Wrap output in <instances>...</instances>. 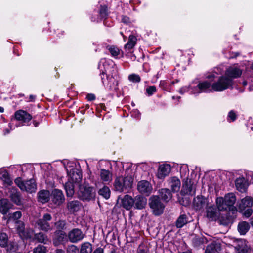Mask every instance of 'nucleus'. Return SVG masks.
<instances>
[{
  "label": "nucleus",
  "instance_id": "nucleus-1",
  "mask_svg": "<svg viewBox=\"0 0 253 253\" xmlns=\"http://www.w3.org/2000/svg\"><path fill=\"white\" fill-rule=\"evenodd\" d=\"M98 68L102 71L101 78L104 79L118 78V70L116 65L111 60L102 59L98 64Z\"/></svg>",
  "mask_w": 253,
  "mask_h": 253
},
{
  "label": "nucleus",
  "instance_id": "nucleus-2",
  "mask_svg": "<svg viewBox=\"0 0 253 253\" xmlns=\"http://www.w3.org/2000/svg\"><path fill=\"white\" fill-rule=\"evenodd\" d=\"M236 201V196L232 193L225 195L224 197H217L216 199L217 208L220 211L228 210L233 212L236 211V208L234 206Z\"/></svg>",
  "mask_w": 253,
  "mask_h": 253
},
{
  "label": "nucleus",
  "instance_id": "nucleus-3",
  "mask_svg": "<svg viewBox=\"0 0 253 253\" xmlns=\"http://www.w3.org/2000/svg\"><path fill=\"white\" fill-rule=\"evenodd\" d=\"M133 182V179L131 176L117 177L114 181L115 189L120 192L128 190L131 188Z\"/></svg>",
  "mask_w": 253,
  "mask_h": 253
},
{
  "label": "nucleus",
  "instance_id": "nucleus-4",
  "mask_svg": "<svg viewBox=\"0 0 253 253\" xmlns=\"http://www.w3.org/2000/svg\"><path fill=\"white\" fill-rule=\"evenodd\" d=\"M78 196L83 201L94 200L96 197V190L92 187L83 185L79 188Z\"/></svg>",
  "mask_w": 253,
  "mask_h": 253
},
{
  "label": "nucleus",
  "instance_id": "nucleus-5",
  "mask_svg": "<svg viewBox=\"0 0 253 253\" xmlns=\"http://www.w3.org/2000/svg\"><path fill=\"white\" fill-rule=\"evenodd\" d=\"M15 183L21 190L29 193L35 192L37 189L36 181L34 179L23 181L21 178L18 177L15 179Z\"/></svg>",
  "mask_w": 253,
  "mask_h": 253
},
{
  "label": "nucleus",
  "instance_id": "nucleus-6",
  "mask_svg": "<svg viewBox=\"0 0 253 253\" xmlns=\"http://www.w3.org/2000/svg\"><path fill=\"white\" fill-rule=\"evenodd\" d=\"M149 205L155 215H159L163 212L165 206L161 202L159 196L151 197L149 199Z\"/></svg>",
  "mask_w": 253,
  "mask_h": 253
},
{
  "label": "nucleus",
  "instance_id": "nucleus-7",
  "mask_svg": "<svg viewBox=\"0 0 253 253\" xmlns=\"http://www.w3.org/2000/svg\"><path fill=\"white\" fill-rule=\"evenodd\" d=\"M51 219V215L49 213H45L42 218L39 219L36 221V224L41 230L47 232L51 230L52 229L49 223Z\"/></svg>",
  "mask_w": 253,
  "mask_h": 253
},
{
  "label": "nucleus",
  "instance_id": "nucleus-8",
  "mask_svg": "<svg viewBox=\"0 0 253 253\" xmlns=\"http://www.w3.org/2000/svg\"><path fill=\"white\" fill-rule=\"evenodd\" d=\"M196 187L190 179H186L183 183L181 194L182 195H194L195 193Z\"/></svg>",
  "mask_w": 253,
  "mask_h": 253
},
{
  "label": "nucleus",
  "instance_id": "nucleus-9",
  "mask_svg": "<svg viewBox=\"0 0 253 253\" xmlns=\"http://www.w3.org/2000/svg\"><path fill=\"white\" fill-rule=\"evenodd\" d=\"M209 204L208 199L202 195H198L193 201V205L196 210H203Z\"/></svg>",
  "mask_w": 253,
  "mask_h": 253
},
{
  "label": "nucleus",
  "instance_id": "nucleus-10",
  "mask_svg": "<svg viewBox=\"0 0 253 253\" xmlns=\"http://www.w3.org/2000/svg\"><path fill=\"white\" fill-rule=\"evenodd\" d=\"M84 237V234L78 228L71 230L68 234L69 241L72 243H77L82 240Z\"/></svg>",
  "mask_w": 253,
  "mask_h": 253
},
{
  "label": "nucleus",
  "instance_id": "nucleus-11",
  "mask_svg": "<svg viewBox=\"0 0 253 253\" xmlns=\"http://www.w3.org/2000/svg\"><path fill=\"white\" fill-rule=\"evenodd\" d=\"M51 198L52 202L56 205L62 204L65 201V197L62 191L57 189L52 190Z\"/></svg>",
  "mask_w": 253,
  "mask_h": 253
},
{
  "label": "nucleus",
  "instance_id": "nucleus-12",
  "mask_svg": "<svg viewBox=\"0 0 253 253\" xmlns=\"http://www.w3.org/2000/svg\"><path fill=\"white\" fill-rule=\"evenodd\" d=\"M232 80H218L212 85V88L216 91H221L232 85Z\"/></svg>",
  "mask_w": 253,
  "mask_h": 253
},
{
  "label": "nucleus",
  "instance_id": "nucleus-13",
  "mask_svg": "<svg viewBox=\"0 0 253 253\" xmlns=\"http://www.w3.org/2000/svg\"><path fill=\"white\" fill-rule=\"evenodd\" d=\"M242 73V70L237 66L234 65L229 67L226 69L225 75L228 78H238L241 77Z\"/></svg>",
  "mask_w": 253,
  "mask_h": 253
},
{
  "label": "nucleus",
  "instance_id": "nucleus-14",
  "mask_svg": "<svg viewBox=\"0 0 253 253\" xmlns=\"http://www.w3.org/2000/svg\"><path fill=\"white\" fill-rule=\"evenodd\" d=\"M220 216V211L214 206H211L206 210V216L211 221H216Z\"/></svg>",
  "mask_w": 253,
  "mask_h": 253
},
{
  "label": "nucleus",
  "instance_id": "nucleus-15",
  "mask_svg": "<svg viewBox=\"0 0 253 253\" xmlns=\"http://www.w3.org/2000/svg\"><path fill=\"white\" fill-rule=\"evenodd\" d=\"M168 186L171 189V191L173 193L177 192L179 191L181 187L180 180L175 176L170 177L167 180Z\"/></svg>",
  "mask_w": 253,
  "mask_h": 253
},
{
  "label": "nucleus",
  "instance_id": "nucleus-16",
  "mask_svg": "<svg viewBox=\"0 0 253 253\" xmlns=\"http://www.w3.org/2000/svg\"><path fill=\"white\" fill-rule=\"evenodd\" d=\"M137 189L140 193L148 195L152 191V187L149 182L142 180L138 183Z\"/></svg>",
  "mask_w": 253,
  "mask_h": 253
},
{
  "label": "nucleus",
  "instance_id": "nucleus-17",
  "mask_svg": "<svg viewBox=\"0 0 253 253\" xmlns=\"http://www.w3.org/2000/svg\"><path fill=\"white\" fill-rule=\"evenodd\" d=\"M15 119L24 123H27L31 120L32 117L26 111L19 110L15 112Z\"/></svg>",
  "mask_w": 253,
  "mask_h": 253
},
{
  "label": "nucleus",
  "instance_id": "nucleus-18",
  "mask_svg": "<svg viewBox=\"0 0 253 253\" xmlns=\"http://www.w3.org/2000/svg\"><path fill=\"white\" fill-rule=\"evenodd\" d=\"M9 196L11 201L17 205H20L22 204V199L20 192L15 188H11L9 189Z\"/></svg>",
  "mask_w": 253,
  "mask_h": 253
},
{
  "label": "nucleus",
  "instance_id": "nucleus-19",
  "mask_svg": "<svg viewBox=\"0 0 253 253\" xmlns=\"http://www.w3.org/2000/svg\"><path fill=\"white\" fill-rule=\"evenodd\" d=\"M171 171V167L169 164L161 165L158 169L157 177L159 179H163L169 174Z\"/></svg>",
  "mask_w": 253,
  "mask_h": 253
},
{
  "label": "nucleus",
  "instance_id": "nucleus-20",
  "mask_svg": "<svg viewBox=\"0 0 253 253\" xmlns=\"http://www.w3.org/2000/svg\"><path fill=\"white\" fill-rule=\"evenodd\" d=\"M253 204V200L252 197L247 196L243 198L238 205V209L240 212H242L247 208H251Z\"/></svg>",
  "mask_w": 253,
  "mask_h": 253
},
{
  "label": "nucleus",
  "instance_id": "nucleus-21",
  "mask_svg": "<svg viewBox=\"0 0 253 253\" xmlns=\"http://www.w3.org/2000/svg\"><path fill=\"white\" fill-rule=\"evenodd\" d=\"M100 177L104 184H109L112 180V173L108 170L101 169L100 171Z\"/></svg>",
  "mask_w": 253,
  "mask_h": 253
},
{
  "label": "nucleus",
  "instance_id": "nucleus-22",
  "mask_svg": "<svg viewBox=\"0 0 253 253\" xmlns=\"http://www.w3.org/2000/svg\"><path fill=\"white\" fill-rule=\"evenodd\" d=\"M133 206L137 209H143L147 204L146 198L140 195L136 196L133 199Z\"/></svg>",
  "mask_w": 253,
  "mask_h": 253
},
{
  "label": "nucleus",
  "instance_id": "nucleus-23",
  "mask_svg": "<svg viewBox=\"0 0 253 253\" xmlns=\"http://www.w3.org/2000/svg\"><path fill=\"white\" fill-rule=\"evenodd\" d=\"M171 190L168 188H162L159 189L158 193L161 198L165 202H168L172 198Z\"/></svg>",
  "mask_w": 253,
  "mask_h": 253
},
{
  "label": "nucleus",
  "instance_id": "nucleus-24",
  "mask_svg": "<svg viewBox=\"0 0 253 253\" xmlns=\"http://www.w3.org/2000/svg\"><path fill=\"white\" fill-rule=\"evenodd\" d=\"M134 204L133 199L128 195H126L121 199L122 206L127 210H130Z\"/></svg>",
  "mask_w": 253,
  "mask_h": 253
},
{
  "label": "nucleus",
  "instance_id": "nucleus-25",
  "mask_svg": "<svg viewBox=\"0 0 253 253\" xmlns=\"http://www.w3.org/2000/svg\"><path fill=\"white\" fill-rule=\"evenodd\" d=\"M81 204L78 200L68 201L67 203V208L70 212H74L78 211L81 208Z\"/></svg>",
  "mask_w": 253,
  "mask_h": 253
},
{
  "label": "nucleus",
  "instance_id": "nucleus-26",
  "mask_svg": "<svg viewBox=\"0 0 253 253\" xmlns=\"http://www.w3.org/2000/svg\"><path fill=\"white\" fill-rule=\"evenodd\" d=\"M235 185L237 189L241 192H245L248 187L247 182L244 178L237 179Z\"/></svg>",
  "mask_w": 253,
  "mask_h": 253
},
{
  "label": "nucleus",
  "instance_id": "nucleus-27",
  "mask_svg": "<svg viewBox=\"0 0 253 253\" xmlns=\"http://www.w3.org/2000/svg\"><path fill=\"white\" fill-rule=\"evenodd\" d=\"M238 245L235 247L237 253H249L250 248L247 245L245 241H239Z\"/></svg>",
  "mask_w": 253,
  "mask_h": 253
},
{
  "label": "nucleus",
  "instance_id": "nucleus-28",
  "mask_svg": "<svg viewBox=\"0 0 253 253\" xmlns=\"http://www.w3.org/2000/svg\"><path fill=\"white\" fill-rule=\"evenodd\" d=\"M11 204L6 199H2L0 200V212L2 214H6L11 208Z\"/></svg>",
  "mask_w": 253,
  "mask_h": 253
},
{
  "label": "nucleus",
  "instance_id": "nucleus-29",
  "mask_svg": "<svg viewBox=\"0 0 253 253\" xmlns=\"http://www.w3.org/2000/svg\"><path fill=\"white\" fill-rule=\"evenodd\" d=\"M50 193L48 190H43L38 193V200L42 203H45L49 200Z\"/></svg>",
  "mask_w": 253,
  "mask_h": 253
},
{
  "label": "nucleus",
  "instance_id": "nucleus-30",
  "mask_svg": "<svg viewBox=\"0 0 253 253\" xmlns=\"http://www.w3.org/2000/svg\"><path fill=\"white\" fill-rule=\"evenodd\" d=\"M137 42L136 37L132 35H129L127 43L125 44L124 48L126 51H129L135 45Z\"/></svg>",
  "mask_w": 253,
  "mask_h": 253
},
{
  "label": "nucleus",
  "instance_id": "nucleus-31",
  "mask_svg": "<svg viewBox=\"0 0 253 253\" xmlns=\"http://www.w3.org/2000/svg\"><path fill=\"white\" fill-rule=\"evenodd\" d=\"M34 239L36 240L39 243L44 244H47L49 241L47 236L42 232L35 234Z\"/></svg>",
  "mask_w": 253,
  "mask_h": 253
},
{
  "label": "nucleus",
  "instance_id": "nucleus-32",
  "mask_svg": "<svg viewBox=\"0 0 253 253\" xmlns=\"http://www.w3.org/2000/svg\"><path fill=\"white\" fill-rule=\"evenodd\" d=\"M55 234L53 243L55 245H58L65 240L66 236L65 233L63 231H56Z\"/></svg>",
  "mask_w": 253,
  "mask_h": 253
},
{
  "label": "nucleus",
  "instance_id": "nucleus-33",
  "mask_svg": "<svg viewBox=\"0 0 253 253\" xmlns=\"http://www.w3.org/2000/svg\"><path fill=\"white\" fill-rule=\"evenodd\" d=\"M65 189L67 197H72L74 194V183L71 181H68L65 183Z\"/></svg>",
  "mask_w": 253,
  "mask_h": 253
},
{
  "label": "nucleus",
  "instance_id": "nucleus-34",
  "mask_svg": "<svg viewBox=\"0 0 253 253\" xmlns=\"http://www.w3.org/2000/svg\"><path fill=\"white\" fill-rule=\"evenodd\" d=\"M188 218L186 215H180L175 222V226L178 228H182L188 223Z\"/></svg>",
  "mask_w": 253,
  "mask_h": 253
},
{
  "label": "nucleus",
  "instance_id": "nucleus-35",
  "mask_svg": "<svg viewBox=\"0 0 253 253\" xmlns=\"http://www.w3.org/2000/svg\"><path fill=\"white\" fill-rule=\"evenodd\" d=\"M82 175L80 171H74L70 175L69 181L74 184H79L82 180Z\"/></svg>",
  "mask_w": 253,
  "mask_h": 253
},
{
  "label": "nucleus",
  "instance_id": "nucleus-36",
  "mask_svg": "<svg viewBox=\"0 0 253 253\" xmlns=\"http://www.w3.org/2000/svg\"><path fill=\"white\" fill-rule=\"evenodd\" d=\"M250 229L249 223L246 221L240 222L238 226L239 233L242 235H245Z\"/></svg>",
  "mask_w": 253,
  "mask_h": 253
},
{
  "label": "nucleus",
  "instance_id": "nucleus-37",
  "mask_svg": "<svg viewBox=\"0 0 253 253\" xmlns=\"http://www.w3.org/2000/svg\"><path fill=\"white\" fill-rule=\"evenodd\" d=\"M0 178L7 185H10L12 183L9 175L6 170H0Z\"/></svg>",
  "mask_w": 253,
  "mask_h": 253
},
{
  "label": "nucleus",
  "instance_id": "nucleus-38",
  "mask_svg": "<svg viewBox=\"0 0 253 253\" xmlns=\"http://www.w3.org/2000/svg\"><path fill=\"white\" fill-rule=\"evenodd\" d=\"M111 56L114 58H118V56L120 54L121 50L117 47L111 45L107 47Z\"/></svg>",
  "mask_w": 253,
  "mask_h": 253
},
{
  "label": "nucleus",
  "instance_id": "nucleus-39",
  "mask_svg": "<svg viewBox=\"0 0 253 253\" xmlns=\"http://www.w3.org/2000/svg\"><path fill=\"white\" fill-rule=\"evenodd\" d=\"M220 72V69L218 68L214 69V70L209 72L205 74V78L207 79H210L211 78H218V79H221V77H218V75H219V72Z\"/></svg>",
  "mask_w": 253,
  "mask_h": 253
},
{
  "label": "nucleus",
  "instance_id": "nucleus-40",
  "mask_svg": "<svg viewBox=\"0 0 253 253\" xmlns=\"http://www.w3.org/2000/svg\"><path fill=\"white\" fill-rule=\"evenodd\" d=\"M92 245L89 242L83 243L81 247L80 253H91Z\"/></svg>",
  "mask_w": 253,
  "mask_h": 253
},
{
  "label": "nucleus",
  "instance_id": "nucleus-41",
  "mask_svg": "<svg viewBox=\"0 0 253 253\" xmlns=\"http://www.w3.org/2000/svg\"><path fill=\"white\" fill-rule=\"evenodd\" d=\"M34 235V230L32 229H26L20 236L23 239H32Z\"/></svg>",
  "mask_w": 253,
  "mask_h": 253
},
{
  "label": "nucleus",
  "instance_id": "nucleus-42",
  "mask_svg": "<svg viewBox=\"0 0 253 253\" xmlns=\"http://www.w3.org/2000/svg\"><path fill=\"white\" fill-rule=\"evenodd\" d=\"M98 193L106 199H109L110 196V190L106 186H104L102 188L100 189L98 191Z\"/></svg>",
  "mask_w": 253,
  "mask_h": 253
},
{
  "label": "nucleus",
  "instance_id": "nucleus-43",
  "mask_svg": "<svg viewBox=\"0 0 253 253\" xmlns=\"http://www.w3.org/2000/svg\"><path fill=\"white\" fill-rule=\"evenodd\" d=\"M8 243V236L5 233H0V246L2 247L7 246Z\"/></svg>",
  "mask_w": 253,
  "mask_h": 253
},
{
  "label": "nucleus",
  "instance_id": "nucleus-44",
  "mask_svg": "<svg viewBox=\"0 0 253 253\" xmlns=\"http://www.w3.org/2000/svg\"><path fill=\"white\" fill-rule=\"evenodd\" d=\"M99 15L101 19L105 18L108 15V9L107 6H101L99 10Z\"/></svg>",
  "mask_w": 253,
  "mask_h": 253
},
{
  "label": "nucleus",
  "instance_id": "nucleus-45",
  "mask_svg": "<svg viewBox=\"0 0 253 253\" xmlns=\"http://www.w3.org/2000/svg\"><path fill=\"white\" fill-rule=\"evenodd\" d=\"M56 227L58 231H62V230L66 229V222L64 220H59L55 223Z\"/></svg>",
  "mask_w": 253,
  "mask_h": 253
},
{
  "label": "nucleus",
  "instance_id": "nucleus-46",
  "mask_svg": "<svg viewBox=\"0 0 253 253\" xmlns=\"http://www.w3.org/2000/svg\"><path fill=\"white\" fill-rule=\"evenodd\" d=\"M211 85L210 83L208 81H205L202 83H200L198 84V88L201 90V91H204L206 89H208Z\"/></svg>",
  "mask_w": 253,
  "mask_h": 253
},
{
  "label": "nucleus",
  "instance_id": "nucleus-47",
  "mask_svg": "<svg viewBox=\"0 0 253 253\" xmlns=\"http://www.w3.org/2000/svg\"><path fill=\"white\" fill-rule=\"evenodd\" d=\"M33 253H46V248L43 245H38L34 249Z\"/></svg>",
  "mask_w": 253,
  "mask_h": 253
},
{
  "label": "nucleus",
  "instance_id": "nucleus-48",
  "mask_svg": "<svg viewBox=\"0 0 253 253\" xmlns=\"http://www.w3.org/2000/svg\"><path fill=\"white\" fill-rule=\"evenodd\" d=\"M17 224L18 225H17V230L19 236H20L21 233L22 234L25 230L24 228V224L22 222H18Z\"/></svg>",
  "mask_w": 253,
  "mask_h": 253
},
{
  "label": "nucleus",
  "instance_id": "nucleus-49",
  "mask_svg": "<svg viewBox=\"0 0 253 253\" xmlns=\"http://www.w3.org/2000/svg\"><path fill=\"white\" fill-rule=\"evenodd\" d=\"M79 250L78 248L73 245H72L68 247L67 249L68 253H78Z\"/></svg>",
  "mask_w": 253,
  "mask_h": 253
},
{
  "label": "nucleus",
  "instance_id": "nucleus-50",
  "mask_svg": "<svg viewBox=\"0 0 253 253\" xmlns=\"http://www.w3.org/2000/svg\"><path fill=\"white\" fill-rule=\"evenodd\" d=\"M253 212V210L249 208L246 210L245 209L242 213L245 217L248 218L252 214Z\"/></svg>",
  "mask_w": 253,
  "mask_h": 253
},
{
  "label": "nucleus",
  "instance_id": "nucleus-51",
  "mask_svg": "<svg viewBox=\"0 0 253 253\" xmlns=\"http://www.w3.org/2000/svg\"><path fill=\"white\" fill-rule=\"evenodd\" d=\"M215 247L213 244H210L207 247L205 253H215Z\"/></svg>",
  "mask_w": 253,
  "mask_h": 253
},
{
  "label": "nucleus",
  "instance_id": "nucleus-52",
  "mask_svg": "<svg viewBox=\"0 0 253 253\" xmlns=\"http://www.w3.org/2000/svg\"><path fill=\"white\" fill-rule=\"evenodd\" d=\"M22 216V213L20 211H17L14 212L12 215L11 216V218L13 220H18Z\"/></svg>",
  "mask_w": 253,
  "mask_h": 253
},
{
  "label": "nucleus",
  "instance_id": "nucleus-53",
  "mask_svg": "<svg viewBox=\"0 0 253 253\" xmlns=\"http://www.w3.org/2000/svg\"><path fill=\"white\" fill-rule=\"evenodd\" d=\"M146 91L149 95H151L156 91V88L154 86H149L146 88Z\"/></svg>",
  "mask_w": 253,
  "mask_h": 253
},
{
  "label": "nucleus",
  "instance_id": "nucleus-54",
  "mask_svg": "<svg viewBox=\"0 0 253 253\" xmlns=\"http://www.w3.org/2000/svg\"><path fill=\"white\" fill-rule=\"evenodd\" d=\"M228 117L232 121H234L236 119V114L233 110H231L228 113Z\"/></svg>",
  "mask_w": 253,
  "mask_h": 253
},
{
  "label": "nucleus",
  "instance_id": "nucleus-55",
  "mask_svg": "<svg viewBox=\"0 0 253 253\" xmlns=\"http://www.w3.org/2000/svg\"><path fill=\"white\" fill-rule=\"evenodd\" d=\"M128 79H140V77L137 74H132L128 76Z\"/></svg>",
  "mask_w": 253,
  "mask_h": 253
},
{
  "label": "nucleus",
  "instance_id": "nucleus-56",
  "mask_svg": "<svg viewBox=\"0 0 253 253\" xmlns=\"http://www.w3.org/2000/svg\"><path fill=\"white\" fill-rule=\"evenodd\" d=\"M86 98L89 101H92V100H95V96L94 94H92V93L88 94L87 95Z\"/></svg>",
  "mask_w": 253,
  "mask_h": 253
},
{
  "label": "nucleus",
  "instance_id": "nucleus-57",
  "mask_svg": "<svg viewBox=\"0 0 253 253\" xmlns=\"http://www.w3.org/2000/svg\"><path fill=\"white\" fill-rule=\"evenodd\" d=\"M93 253H103V250L101 248H98Z\"/></svg>",
  "mask_w": 253,
  "mask_h": 253
},
{
  "label": "nucleus",
  "instance_id": "nucleus-58",
  "mask_svg": "<svg viewBox=\"0 0 253 253\" xmlns=\"http://www.w3.org/2000/svg\"><path fill=\"white\" fill-rule=\"evenodd\" d=\"M122 21L124 23H126L129 21V18L127 17L124 16L122 17Z\"/></svg>",
  "mask_w": 253,
  "mask_h": 253
},
{
  "label": "nucleus",
  "instance_id": "nucleus-59",
  "mask_svg": "<svg viewBox=\"0 0 253 253\" xmlns=\"http://www.w3.org/2000/svg\"><path fill=\"white\" fill-rule=\"evenodd\" d=\"M29 101L33 102L35 101V96L33 95H30L29 96Z\"/></svg>",
  "mask_w": 253,
  "mask_h": 253
},
{
  "label": "nucleus",
  "instance_id": "nucleus-60",
  "mask_svg": "<svg viewBox=\"0 0 253 253\" xmlns=\"http://www.w3.org/2000/svg\"><path fill=\"white\" fill-rule=\"evenodd\" d=\"M137 253H147V252L144 249H139L137 250Z\"/></svg>",
  "mask_w": 253,
  "mask_h": 253
},
{
  "label": "nucleus",
  "instance_id": "nucleus-61",
  "mask_svg": "<svg viewBox=\"0 0 253 253\" xmlns=\"http://www.w3.org/2000/svg\"><path fill=\"white\" fill-rule=\"evenodd\" d=\"M56 253H64V252L62 250L58 249L56 251Z\"/></svg>",
  "mask_w": 253,
  "mask_h": 253
},
{
  "label": "nucleus",
  "instance_id": "nucleus-62",
  "mask_svg": "<svg viewBox=\"0 0 253 253\" xmlns=\"http://www.w3.org/2000/svg\"><path fill=\"white\" fill-rule=\"evenodd\" d=\"M230 221H231V219L229 217H227V219H226V221H225L224 223L227 224L229 222H230Z\"/></svg>",
  "mask_w": 253,
  "mask_h": 253
},
{
  "label": "nucleus",
  "instance_id": "nucleus-63",
  "mask_svg": "<svg viewBox=\"0 0 253 253\" xmlns=\"http://www.w3.org/2000/svg\"><path fill=\"white\" fill-rule=\"evenodd\" d=\"M33 124L35 127H37L38 126L39 123L36 122V121H34Z\"/></svg>",
  "mask_w": 253,
  "mask_h": 253
},
{
  "label": "nucleus",
  "instance_id": "nucleus-64",
  "mask_svg": "<svg viewBox=\"0 0 253 253\" xmlns=\"http://www.w3.org/2000/svg\"><path fill=\"white\" fill-rule=\"evenodd\" d=\"M242 84L244 86L246 85L247 84V83L246 81L244 80L243 82H242Z\"/></svg>",
  "mask_w": 253,
  "mask_h": 253
}]
</instances>
